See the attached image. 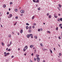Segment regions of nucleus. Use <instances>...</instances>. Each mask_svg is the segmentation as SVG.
<instances>
[{"instance_id":"obj_1","label":"nucleus","mask_w":62,"mask_h":62,"mask_svg":"<svg viewBox=\"0 0 62 62\" xmlns=\"http://www.w3.org/2000/svg\"><path fill=\"white\" fill-rule=\"evenodd\" d=\"M20 12L21 13H22V14H23V13H24V10H21Z\"/></svg>"},{"instance_id":"obj_2","label":"nucleus","mask_w":62,"mask_h":62,"mask_svg":"<svg viewBox=\"0 0 62 62\" xmlns=\"http://www.w3.org/2000/svg\"><path fill=\"white\" fill-rule=\"evenodd\" d=\"M37 59L38 60V62H39V61L40 60V59H39V57H37Z\"/></svg>"},{"instance_id":"obj_3","label":"nucleus","mask_w":62,"mask_h":62,"mask_svg":"<svg viewBox=\"0 0 62 62\" xmlns=\"http://www.w3.org/2000/svg\"><path fill=\"white\" fill-rule=\"evenodd\" d=\"M6 53V52H5L4 53V55L5 56H7V55Z\"/></svg>"},{"instance_id":"obj_4","label":"nucleus","mask_w":62,"mask_h":62,"mask_svg":"<svg viewBox=\"0 0 62 62\" xmlns=\"http://www.w3.org/2000/svg\"><path fill=\"white\" fill-rule=\"evenodd\" d=\"M27 48H28V47H27V46H26L24 48L25 49H26V50H27Z\"/></svg>"},{"instance_id":"obj_5","label":"nucleus","mask_w":62,"mask_h":62,"mask_svg":"<svg viewBox=\"0 0 62 62\" xmlns=\"http://www.w3.org/2000/svg\"><path fill=\"white\" fill-rule=\"evenodd\" d=\"M23 31V30H20V33H22Z\"/></svg>"},{"instance_id":"obj_6","label":"nucleus","mask_w":62,"mask_h":62,"mask_svg":"<svg viewBox=\"0 0 62 62\" xmlns=\"http://www.w3.org/2000/svg\"><path fill=\"white\" fill-rule=\"evenodd\" d=\"M34 47V46H33V45H31L30 46V47L31 48H33Z\"/></svg>"},{"instance_id":"obj_7","label":"nucleus","mask_w":62,"mask_h":62,"mask_svg":"<svg viewBox=\"0 0 62 62\" xmlns=\"http://www.w3.org/2000/svg\"><path fill=\"white\" fill-rule=\"evenodd\" d=\"M12 14H10L9 15V16H10V18H11L12 17Z\"/></svg>"},{"instance_id":"obj_8","label":"nucleus","mask_w":62,"mask_h":62,"mask_svg":"<svg viewBox=\"0 0 62 62\" xmlns=\"http://www.w3.org/2000/svg\"><path fill=\"white\" fill-rule=\"evenodd\" d=\"M54 16L56 18H57V16H56V15H55V14H54Z\"/></svg>"},{"instance_id":"obj_9","label":"nucleus","mask_w":62,"mask_h":62,"mask_svg":"<svg viewBox=\"0 0 62 62\" xmlns=\"http://www.w3.org/2000/svg\"><path fill=\"white\" fill-rule=\"evenodd\" d=\"M49 50L50 51V52H51V54H52V53H53V52H52V50H51V49H50Z\"/></svg>"},{"instance_id":"obj_10","label":"nucleus","mask_w":62,"mask_h":62,"mask_svg":"<svg viewBox=\"0 0 62 62\" xmlns=\"http://www.w3.org/2000/svg\"><path fill=\"white\" fill-rule=\"evenodd\" d=\"M1 44L2 46H4V43H3V42H1Z\"/></svg>"},{"instance_id":"obj_11","label":"nucleus","mask_w":62,"mask_h":62,"mask_svg":"<svg viewBox=\"0 0 62 62\" xmlns=\"http://www.w3.org/2000/svg\"><path fill=\"white\" fill-rule=\"evenodd\" d=\"M34 18H35V16H33L32 17V20L34 19Z\"/></svg>"},{"instance_id":"obj_12","label":"nucleus","mask_w":62,"mask_h":62,"mask_svg":"<svg viewBox=\"0 0 62 62\" xmlns=\"http://www.w3.org/2000/svg\"><path fill=\"white\" fill-rule=\"evenodd\" d=\"M36 3H39V0H37Z\"/></svg>"},{"instance_id":"obj_13","label":"nucleus","mask_w":62,"mask_h":62,"mask_svg":"<svg viewBox=\"0 0 62 62\" xmlns=\"http://www.w3.org/2000/svg\"><path fill=\"white\" fill-rule=\"evenodd\" d=\"M26 29H28V26H27L26 27Z\"/></svg>"},{"instance_id":"obj_14","label":"nucleus","mask_w":62,"mask_h":62,"mask_svg":"<svg viewBox=\"0 0 62 62\" xmlns=\"http://www.w3.org/2000/svg\"><path fill=\"white\" fill-rule=\"evenodd\" d=\"M62 24H60L59 25V26H60V27H61V26H62Z\"/></svg>"},{"instance_id":"obj_15","label":"nucleus","mask_w":62,"mask_h":62,"mask_svg":"<svg viewBox=\"0 0 62 62\" xmlns=\"http://www.w3.org/2000/svg\"><path fill=\"white\" fill-rule=\"evenodd\" d=\"M15 11L16 12L18 11V9H16L15 10Z\"/></svg>"},{"instance_id":"obj_16","label":"nucleus","mask_w":62,"mask_h":62,"mask_svg":"<svg viewBox=\"0 0 62 62\" xmlns=\"http://www.w3.org/2000/svg\"><path fill=\"white\" fill-rule=\"evenodd\" d=\"M33 2H35V3H36V0H33Z\"/></svg>"},{"instance_id":"obj_17","label":"nucleus","mask_w":62,"mask_h":62,"mask_svg":"<svg viewBox=\"0 0 62 62\" xmlns=\"http://www.w3.org/2000/svg\"><path fill=\"white\" fill-rule=\"evenodd\" d=\"M59 6L61 8V5H60V4H59Z\"/></svg>"},{"instance_id":"obj_18","label":"nucleus","mask_w":62,"mask_h":62,"mask_svg":"<svg viewBox=\"0 0 62 62\" xmlns=\"http://www.w3.org/2000/svg\"><path fill=\"white\" fill-rule=\"evenodd\" d=\"M38 9L39 10H40V7H39L38 8Z\"/></svg>"},{"instance_id":"obj_19","label":"nucleus","mask_w":62,"mask_h":62,"mask_svg":"<svg viewBox=\"0 0 62 62\" xmlns=\"http://www.w3.org/2000/svg\"><path fill=\"white\" fill-rule=\"evenodd\" d=\"M30 37V36H29V35H27V38H29V37Z\"/></svg>"},{"instance_id":"obj_20","label":"nucleus","mask_w":62,"mask_h":62,"mask_svg":"<svg viewBox=\"0 0 62 62\" xmlns=\"http://www.w3.org/2000/svg\"><path fill=\"white\" fill-rule=\"evenodd\" d=\"M6 7V5H4L3 6V7L4 8H5Z\"/></svg>"},{"instance_id":"obj_21","label":"nucleus","mask_w":62,"mask_h":62,"mask_svg":"<svg viewBox=\"0 0 62 62\" xmlns=\"http://www.w3.org/2000/svg\"><path fill=\"white\" fill-rule=\"evenodd\" d=\"M35 38L36 39H37V37L36 36H35Z\"/></svg>"},{"instance_id":"obj_22","label":"nucleus","mask_w":62,"mask_h":62,"mask_svg":"<svg viewBox=\"0 0 62 62\" xmlns=\"http://www.w3.org/2000/svg\"><path fill=\"white\" fill-rule=\"evenodd\" d=\"M8 37H11V35L10 34H9V35L8 36Z\"/></svg>"},{"instance_id":"obj_23","label":"nucleus","mask_w":62,"mask_h":62,"mask_svg":"<svg viewBox=\"0 0 62 62\" xmlns=\"http://www.w3.org/2000/svg\"><path fill=\"white\" fill-rule=\"evenodd\" d=\"M16 19H18V16H16L15 17Z\"/></svg>"},{"instance_id":"obj_24","label":"nucleus","mask_w":62,"mask_h":62,"mask_svg":"<svg viewBox=\"0 0 62 62\" xmlns=\"http://www.w3.org/2000/svg\"><path fill=\"white\" fill-rule=\"evenodd\" d=\"M60 19L59 18H58V21H59V22H60Z\"/></svg>"},{"instance_id":"obj_25","label":"nucleus","mask_w":62,"mask_h":62,"mask_svg":"<svg viewBox=\"0 0 62 62\" xmlns=\"http://www.w3.org/2000/svg\"><path fill=\"white\" fill-rule=\"evenodd\" d=\"M26 25H29V24H28V23H26Z\"/></svg>"},{"instance_id":"obj_26","label":"nucleus","mask_w":62,"mask_h":62,"mask_svg":"<svg viewBox=\"0 0 62 62\" xmlns=\"http://www.w3.org/2000/svg\"><path fill=\"white\" fill-rule=\"evenodd\" d=\"M29 32L30 33H31V30H29Z\"/></svg>"},{"instance_id":"obj_27","label":"nucleus","mask_w":62,"mask_h":62,"mask_svg":"<svg viewBox=\"0 0 62 62\" xmlns=\"http://www.w3.org/2000/svg\"><path fill=\"white\" fill-rule=\"evenodd\" d=\"M29 35L30 36H33V34H30Z\"/></svg>"},{"instance_id":"obj_28","label":"nucleus","mask_w":62,"mask_h":62,"mask_svg":"<svg viewBox=\"0 0 62 62\" xmlns=\"http://www.w3.org/2000/svg\"><path fill=\"white\" fill-rule=\"evenodd\" d=\"M11 49H9L8 50V51H11Z\"/></svg>"},{"instance_id":"obj_29","label":"nucleus","mask_w":62,"mask_h":62,"mask_svg":"<svg viewBox=\"0 0 62 62\" xmlns=\"http://www.w3.org/2000/svg\"><path fill=\"white\" fill-rule=\"evenodd\" d=\"M26 50V49H25V48H24L23 49V51L25 52V50Z\"/></svg>"},{"instance_id":"obj_30","label":"nucleus","mask_w":62,"mask_h":62,"mask_svg":"<svg viewBox=\"0 0 62 62\" xmlns=\"http://www.w3.org/2000/svg\"><path fill=\"white\" fill-rule=\"evenodd\" d=\"M9 53H7L6 54L7 55H7H8V54H9Z\"/></svg>"},{"instance_id":"obj_31","label":"nucleus","mask_w":62,"mask_h":62,"mask_svg":"<svg viewBox=\"0 0 62 62\" xmlns=\"http://www.w3.org/2000/svg\"><path fill=\"white\" fill-rule=\"evenodd\" d=\"M60 20L61 21H62V18H60Z\"/></svg>"},{"instance_id":"obj_32","label":"nucleus","mask_w":62,"mask_h":62,"mask_svg":"<svg viewBox=\"0 0 62 62\" xmlns=\"http://www.w3.org/2000/svg\"><path fill=\"white\" fill-rule=\"evenodd\" d=\"M12 44V41H10V44L11 45Z\"/></svg>"},{"instance_id":"obj_33","label":"nucleus","mask_w":62,"mask_h":62,"mask_svg":"<svg viewBox=\"0 0 62 62\" xmlns=\"http://www.w3.org/2000/svg\"><path fill=\"white\" fill-rule=\"evenodd\" d=\"M59 55H60V56H61V53H60L59 54Z\"/></svg>"},{"instance_id":"obj_34","label":"nucleus","mask_w":62,"mask_h":62,"mask_svg":"<svg viewBox=\"0 0 62 62\" xmlns=\"http://www.w3.org/2000/svg\"><path fill=\"white\" fill-rule=\"evenodd\" d=\"M49 18H51V16L50 15L49 16Z\"/></svg>"},{"instance_id":"obj_35","label":"nucleus","mask_w":62,"mask_h":62,"mask_svg":"<svg viewBox=\"0 0 62 62\" xmlns=\"http://www.w3.org/2000/svg\"><path fill=\"white\" fill-rule=\"evenodd\" d=\"M10 46V44L8 45H7V46H8V47H9V46Z\"/></svg>"},{"instance_id":"obj_36","label":"nucleus","mask_w":62,"mask_h":62,"mask_svg":"<svg viewBox=\"0 0 62 62\" xmlns=\"http://www.w3.org/2000/svg\"><path fill=\"white\" fill-rule=\"evenodd\" d=\"M47 33H50V31H47Z\"/></svg>"},{"instance_id":"obj_37","label":"nucleus","mask_w":62,"mask_h":62,"mask_svg":"<svg viewBox=\"0 0 62 62\" xmlns=\"http://www.w3.org/2000/svg\"><path fill=\"white\" fill-rule=\"evenodd\" d=\"M32 27L33 28H35V26H32Z\"/></svg>"},{"instance_id":"obj_38","label":"nucleus","mask_w":62,"mask_h":62,"mask_svg":"<svg viewBox=\"0 0 62 62\" xmlns=\"http://www.w3.org/2000/svg\"><path fill=\"white\" fill-rule=\"evenodd\" d=\"M40 44V45H41V46H43L42 44L41 43Z\"/></svg>"},{"instance_id":"obj_39","label":"nucleus","mask_w":62,"mask_h":62,"mask_svg":"<svg viewBox=\"0 0 62 62\" xmlns=\"http://www.w3.org/2000/svg\"><path fill=\"white\" fill-rule=\"evenodd\" d=\"M58 27H57L56 28V30H58Z\"/></svg>"},{"instance_id":"obj_40","label":"nucleus","mask_w":62,"mask_h":62,"mask_svg":"<svg viewBox=\"0 0 62 62\" xmlns=\"http://www.w3.org/2000/svg\"><path fill=\"white\" fill-rule=\"evenodd\" d=\"M7 15H8V14H9V12H7Z\"/></svg>"},{"instance_id":"obj_41","label":"nucleus","mask_w":62,"mask_h":62,"mask_svg":"<svg viewBox=\"0 0 62 62\" xmlns=\"http://www.w3.org/2000/svg\"><path fill=\"white\" fill-rule=\"evenodd\" d=\"M10 5H11V4H12V2H11L10 3Z\"/></svg>"},{"instance_id":"obj_42","label":"nucleus","mask_w":62,"mask_h":62,"mask_svg":"<svg viewBox=\"0 0 62 62\" xmlns=\"http://www.w3.org/2000/svg\"><path fill=\"white\" fill-rule=\"evenodd\" d=\"M29 29H31V26H30L29 27Z\"/></svg>"},{"instance_id":"obj_43","label":"nucleus","mask_w":62,"mask_h":62,"mask_svg":"<svg viewBox=\"0 0 62 62\" xmlns=\"http://www.w3.org/2000/svg\"><path fill=\"white\" fill-rule=\"evenodd\" d=\"M33 25H36V24L35 23H34L33 24Z\"/></svg>"},{"instance_id":"obj_44","label":"nucleus","mask_w":62,"mask_h":62,"mask_svg":"<svg viewBox=\"0 0 62 62\" xmlns=\"http://www.w3.org/2000/svg\"><path fill=\"white\" fill-rule=\"evenodd\" d=\"M49 15V13H47V16H48Z\"/></svg>"},{"instance_id":"obj_45","label":"nucleus","mask_w":62,"mask_h":62,"mask_svg":"<svg viewBox=\"0 0 62 62\" xmlns=\"http://www.w3.org/2000/svg\"><path fill=\"white\" fill-rule=\"evenodd\" d=\"M58 38L59 39H61V38H60V36H59L58 37Z\"/></svg>"},{"instance_id":"obj_46","label":"nucleus","mask_w":62,"mask_h":62,"mask_svg":"<svg viewBox=\"0 0 62 62\" xmlns=\"http://www.w3.org/2000/svg\"><path fill=\"white\" fill-rule=\"evenodd\" d=\"M40 30L41 31H42V28H40Z\"/></svg>"},{"instance_id":"obj_47","label":"nucleus","mask_w":62,"mask_h":62,"mask_svg":"<svg viewBox=\"0 0 62 62\" xmlns=\"http://www.w3.org/2000/svg\"><path fill=\"white\" fill-rule=\"evenodd\" d=\"M11 58H13L14 57V56H12L11 57Z\"/></svg>"},{"instance_id":"obj_48","label":"nucleus","mask_w":62,"mask_h":62,"mask_svg":"<svg viewBox=\"0 0 62 62\" xmlns=\"http://www.w3.org/2000/svg\"><path fill=\"white\" fill-rule=\"evenodd\" d=\"M34 61H36V58L34 59Z\"/></svg>"},{"instance_id":"obj_49","label":"nucleus","mask_w":62,"mask_h":62,"mask_svg":"<svg viewBox=\"0 0 62 62\" xmlns=\"http://www.w3.org/2000/svg\"><path fill=\"white\" fill-rule=\"evenodd\" d=\"M20 16H23V14H21L20 15Z\"/></svg>"},{"instance_id":"obj_50","label":"nucleus","mask_w":62,"mask_h":62,"mask_svg":"<svg viewBox=\"0 0 62 62\" xmlns=\"http://www.w3.org/2000/svg\"><path fill=\"white\" fill-rule=\"evenodd\" d=\"M16 23H17V22H16L14 24V25H16Z\"/></svg>"},{"instance_id":"obj_51","label":"nucleus","mask_w":62,"mask_h":62,"mask_svg":"<svg viewBox=\"0 0 62 62\" xmlns=\"http://www.w3.org/2000/svg\"><path fill=\"white\" fill-rule=\"evenodd\" d=\"M19 50H20V48H18V51H19Z\"/></svg>"},{"instance_id":"obj_52","label":"nucleus","mask_w":62,"mask_h":62,"mask_svg":"<svg viewBox=\"0 0 62 62\" xmlns=\"http://www.w3.org/2000/svg\"><path fill=\"white\" fill-rule=\"evenodd\" d=\"M33 53H32L31 54V55H32V56H33Z\"/></svg>"},{"instance_id":"obj_53","label":"nucleus","mask_w":62,"mask_h":62,"mask_svg":"<svg viewBox=\"0 0 62 62\" xmlns=\"http://www.w3.org/2000/svg\"><path fill=\"white\" fill-rule=\"evenodd\" d=\"M58 46H59V47H60V45L58 44Z\"/></svg>"},{"instance_id":"obj_54","label":"nucleus","mask_w":62,"mask_h":62,"mask_svg":"<svg viewBox=\"0 0 62 62\" xmlns=\"http://www.w3.org/2000/svg\"><path fill=\"white\" fill-rule=\"evenodd\" d=\"M40 31V29H39L38 30V31Z\"/></svg>"},{"instance_id":"obj_55","label":"nucleus","mask_w":62,"mask_h":62,"mask_svg":"<svg viewBox=\"0 0 62 62\" xmlns=\"http://www.w3.org/2000/svg\"><path fill=\"white\" fill-rule=\"evenodd\" d=\"M9 11H10V8H9Z\"/></svg>"},{"instance_id":"obj_56","label":"nucleus","mask_w":62,"mask_h":62,"mask_svg":"<svg viewBox=\"0 0 62 62\" xmlns=\"http://www.w3.org/2000/svg\"><path fill=\"white\" fill-rule=\"evenodd\" d=\"M6 51H7V50H8V48H7L6 49Z\"/></svg>"},{"instance_id":"obj_57","label":"nucleus","mask_w":62,"mask_h":62,"mask_svg":"<svg viewBox=\"0 0 62 62\" xmlns=\"http://www.w3.org/2000/svg\"><path fill=\"white\" fill-rule=\"evenodd\" d=\"M43 50H44V51H45V49H44V48H43Z\"/></svg>"},{"instance_id":"obj_58","label":"nucleus","mask_w":62,"mask_h":62,"mask_svg":"<svg viewBox=\"0 0 62 62\" xmlns=\"http://www.w3.org/2000/svg\"><path fill=\"white\" fill-rule=\"evenodd\" d=\"M1 27H3V26H2V25H1Z\"/></svg>"},{"instance_id":"obj_59","label":"nucleus","mask_w":62,"mask_h":62,"mask_svg":"<svg viewBox=\"0 0 62 62\" xmlns=\"http://www.w3.org/2000/svg\"><path fill=\"white\" fill-rule=\"evenodd\" d=\"M17 34H18V35H19V33H17Z\"/></svg>"},{"instance_id":"obj_60","label":"nucleus","mask_w":62,"mask_h":62,"mask_svg":"<svg viewBox=\"0 0 62 62\" xmlns=\"http://www.w3.org/2000/svg\"><path fill=\"white\" fill-rule=\"evenodd\" d=\"M33 38V37L32 36H31V38Z\"/></svg>"},{"instance_id":"obj_61","label":"nucleus","mask_w":62,"mask_h":62,"mask_svg":"<svg viewBox=\"0 0 62 62\" xmlns=\"http://www.w3.org/2000/svg\"><path fill=\"white\" fill-rule=\"evenodd\" d=\"M24 55H26V54H24Z\"/></svg>"},{"instance_id":"obj_62","label":"nucleus","mask_w":62,"mask_h":62,"mask_svg":"<svg viewBox=\"0 0 62 62\" xmlns=\"http://www.w3.org/2000/svg\"><path fill=\"white\" fill-rule=\"evenodd\" d=\"M59 16H60V14H59Z\"/></svg>"},{"instance_id":"obj_63","label":"nucleus","mask_w":62,"mask_h":62,"mask_svg":"<svg viewBox=\"0 0 62 62\" xmlns=\"http://www.w3.org/2000/svg\"><path fill=\"white\" fill-rule=\"evenodd\" d=\"M61 29L62 28V26L61 27Z\"/></svg>"},{"instance_id":"obj_64","label":"nucleus","mask_w":62,"mask_h":62,"mask_svg":"<svg viewBox=\"0 0 62 62\" xmlns=\"http://www.w3.org/2000/svg\"><path fill=\"white\" fill-rule=\"evenodd\" d=\"M43 62H45V61L44 60L43 61Z\"/></svg>"}]
</instances>
